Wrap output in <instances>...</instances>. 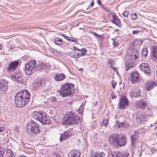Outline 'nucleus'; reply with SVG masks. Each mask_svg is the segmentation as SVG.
Segmentation results:
<instances>
[{
  "mask_svg": "<svg viewBox=\"0 0 157 157\" xmlns=\"http://www.w3.org/2000/svg\"><path fill=\"white\" fill-rule=\"evenodd\" d=\"M46 114L43 111H40V114L39 115V121H40L42 119H43L45 116Z\"/></svg>",
  "mask_w": 157,
  "mask_h": 157,
  "instance_id": "33",
  "label": "nucleus"
},
{
  "mask_svg": "<svg viewBox=\"0 0 157 157\" xmlns=\"http://www.w3.org/2000/svg\"><path fill=\"white\" fill-rule=\"evenodd\" d=\"M142 53L144 56H147L148 53V50L147 48H143L142 50Z\"/></svg>",
  "mask_w": 157,
  "mask_h": 157,
  "instance_id": "37",
  "label": "nucleus"
},
{
  "mask_svg": "<svg viewBox=\"0 0 157 157\" xmlns=\"http://www.w3.org/2000/svg\"><path fill=\"white\" fill-rule=\"evenodd\" d=\"M139 31L137 30H133L132 32V33L133 35L137 34L139 33Z\"/></svg>",
  "mask_w": 157,
  "mask_h": 157,
  "instance_id": "47",
  "label": "nucleus"
},
{
  "mask_svg": "<svg viewBox=\"0 0 157 157\" xmlns=\"http://www.w3.org/2000/svg\"><path fill=\"white\" fill-rule=\"evenodd\" d=\"M97 2L98 4H100L101 3V2L100 0H98L97 1Z\"/></svg>",
  "mask_w": 157,
  "mask_h": 157,
  "instance_id": "55",
  "label": "nucleus"
},
{
  "mask_svg": "<svg viewBox=\"0 0 157 157\" xmlns=\"http://www.w3.org/2000/svg\"><path fill=\"white\" fill-rule=\"evenodd\" d=\"M3 149L0 147V157H4V151Z\"/></svg>",
  "mask_w": 157,
  "mask_h": 157,
  "instance_id": "41",
  "label": "nucleus"
},
{
  "mask_svg": "<svg viewBox=\"0 0 157 157\" xmlns=\"http://www.w3.org/2000/svg\"><path fill=\"white\" fill-rule=\"evenodd\" d=\"M90 6H93L94 5V0H93L91 2V3L90 4Z\"/></svg>",
  "mask_w": 157,
  "mask_h": 157,
  "instance_id": "54",
  "label": "nucleus"
},
{
  "mask_svg": "<svg viewBox=\"0 0 157 157\" xmlns=\"http://www.w3.org/2000/svg\"><path fill=\"white\" fill-rule=\"evenodd\" d=\"M108 122V119H105L102 122V125H104L105 127H106L107 126Z\"/></svg>",
  "mask_w": 157,
  "mask_h": 157,
  "instance_id": "40",
  "label": "nucleus"
},
{
  "mask_svg": "<svg viewBox=\"0 0 157 157\" xmlns=\"http://www.w3.org/2000/svg\"><path fill=\"white\" fill-rule=\"evenodd\" d=\"M63 124L65 125H73L79 124L81 122L80 117L71 111L67 112L62 120Z\"/></svg>",
  "mask_w": 157,
  "mask_h": 157,
  "instance_id": "2",
  "label": "nucleus"
},
{
  "mask_svg": "<svg viewBox=\"0 0 157 157\" xmlns=\"http://www.w3.org/2000/svg\"><path fill=\"white\" fill-rule=\"evenodd\" d=\"M116 126L118 128L123 127V122H120L118 121L116 122Z\"/></svg>",
  "mask_w": 157,
  "mask_h": 157,
  "instance_id": "38",
  "label": "nucleus"
},
{
  "mask_svg": "<svg viewBox=\"0 0 157 157\" xmlns=\"http://www.w3.org/2000/svg\"><path fill=\"white\" fill-rule=\"evenodd\" d=\"M45 84L44 80L42 79H40L37 81L36 83V84L37 85L34 86V87L35 89H37L38 88L40 87V86L43 85H44Z\"/></svg>",
  "mask_w": 157,
  "mask_h": 157,
  "instance_id": "25",
  "label": "nucleus"
},
{
  "mask_svg": "<svg viewBox=\"0 0 157 157\" xmlns=\"http://www.w3.org/2000/svg\"><path fill=\"white\" fill-rule=\"evenodd\" d=\"M78 51L80 52L77 53V56H78L79 57H80L85 55L87 51L86 48H83L80 49H79V50Z\"/></svg>",
  "mask_w": 157,
  "mask_h": 157,
  "instance_id": "26",
  "label": "nucleus"
},
{
  "mask_svg": "<svg viewBox=\"0 0 157 157\" xmlns=\"http://www.w3.org/2000/svg\"><path fill=\"white\" fill-rule=\"evenodd\" d=\"M8 82L5 79H2L0 80V93H5L8 89Z\"/></svg>",
  "mask_w": 157,
  "mask_h": 157,
  "instance_id": "10",
  "label": "nucleus"
},
{
  "mask_svg": "<svg viewBox=\"0 0 157 157\" xmlns=\"http://www.w3.org/2000/svg\"><path fill=\"white\" fill-rule=\"evenodd\" d=\"M112 157H128L129 153L127 152H124L121 155L120 153L117 154L115 152H112L111 153Z\"/></svg>",
  "mask_w": 157,
  "mask_h": 157,
  "instance_id": "20",
  "label": "nucleus"
},
{
  "mask_svg": "<svg viewBox=\"0 0 157 157\" xmlns=\"http://www.w3.org/2000/svg\"><path fill=\"white\" fill-rule=\"evenodd\" d=\"M36 66V63L35 60L29 62L25 66V71L28 75H31L34 72Z\"/></svg>",
  "mask_w": 157,
  "mask_h": 157,
  "instance_id": "5",
  "label": "nucleus"
},
{
  "mask_svg": "<svg viewBox=\"0 0 157 157\" xmlns=\"http://www.w3.org/2000/svg\"><path fill=\"white\" fill-rule=\"evenodd\" d=\"M147 105L146 102L144 101H141L139 103V106L141 109H144L146 106Z\"/></svg>",
  "mask_w": 157,
  "mask_h": 157,
  "instance_id": "34",
  "label": "nucleus"
},
{
  "mask_svg": "<svg viewBox=\"0 0 157 157\" xmlns=\"http://www.w3.org/2000/svg\"><path fill=\"white\" fill-rule=\"evenodd\" d=\"M74 87L75 85L73 84L66 83L62 85L58 92L63 97L71 96L75 92Z\"/></svg>",
  "mask_w": 157,
  "mask_h": 157,
  "instance_id": "4",
  "label": "nucleus"
},
{
  "mask_svg": "<svg viewBox=\"0 0 157 157\" xmlns=\"http://www.w3.org/2000/svg\"><path fill=\"white\" fill-rule=\"evenodd\" d=\"M55 42L58 45H62L63 43L62 40L59 37H57L55 39Z\"/></svg>",
  "mask_w": 157,
  "mask_h": 157,
  "instance_id": "32",
  "label": "nucleus"
},
{
  "mask_svg": "<svg viewBox=\"0 0 157 157\" xmlns=\"http://www.w3.org/2000/svg\"><path fill=\"white\" fill-rule=\"evenodd\" d=\"M70 41L71 42H77L76 40H75L74 38H72V37H70Z\"/></svg>",
  "mask_w": 157,
  "mask_h": 157,
  "instance_id": "49",
  "label": "nucleus"
},
{
  "mask_svg": "<svg viewBox=\"0 0 157 157\" xmlns=\"http://www.w3.org/2000/svg\"><path fill=\"white\" fill-rule=\"evenodd\" d=\"M156 86L155 83L152 80L147 81L145 84V88L148 91L152 90Z\"/></svg>",
  "mask_w": 157,
  "mask_h": 157,
  "instance_id": "16",
  "label": "nucleus"
},
{
  "mask_svg": "<svg viewBox=\"0 0 157 157\" xmlns=\"http://www.w3.org/2000/svg\"><path fill=\"white\" fill-rule=\"evenodd\" d=\"M40 114V111H34L33 112L31 116L34 118L36 119L37 121H39V117Z\"/></svg>",
  "mask_w": 157,
  "mask_h": 157,
  "instance_id": "28",
  "label": "nucleus"
},
{
  "mask_svg": "<svg viewBox=\"0 0 157 157\" xmlns=\"http://www.w3.org/2000/svg\"><path fill=\"white\" fill-rule=\"evenodd\" d=\"M72 129V128H69V130L65 131L63 134H61L59 138L60 140L61 141L65 140L72 136L73 133Z\"/></svg>",
  "mask_w": 157,
  "mask_h": 157,
  "instance_id": "8",
  "label": "nucleus"
},
{
  "mask_svg": "<svg viewBox=\"0 0 157 157\" xmlns=\"http://www.w3.org/2000/svg\"><path fill=\"white\" fill-rule=\"evenodd\" d=\"M113 69H115V68L114 67V68H113Z\"/></svg>",
  "mask_w": 157,
  "mask_h": 157,
  "instance_id": "61",
  "label": "nucleus"
},
{
  "mask_svg": "<svg viewBox=\"0 0 157 157\" xmlns=\"http://www.w3.org/2000/svg\"><path fill=\"white\" fill-rule=\"evenodd\" d=\"M114 81H113V83H112V87H113V89H114L115 88V87L116 83H114Z\"/></svg>",
  "mask_w": 157,
  "mask_h": 157,
  "instance_id": "51",
  "label": "nucleus"
},
{
  "mask_svg": "<svg viewBox=\"0 0 157 157\" xmlns=\"http://www.w3.org/2000/svg\"><path fill=\"white\" fill-rule=\"evenodd\" d=\"M150 65L146 63H143L140 65V68L142 71H145L146 68H147Z\"/></svg>",
  "mask_w": 157,
  "mask_h": 157,
  "instance_id": "31",
  "label": "nucleus"
},
{
  "mask_svg": "<svg viewBox=\"0 0 157 157\" xmlns=\"http://www.w3.org/2000/svg\"><path fill=\"white\" fill-rule=\"evenodd\" d=\"M129 12L127 11H125L123 13V15L125 17H128V16Z\"/></svg>",
  "mask_w": 157,
  "mask_h": 157,
  "instance_id": "45",
  "label": "nucleus"
},
{
  "mask_svg": "<svg viewBox=\"0 0 157 157\" xmlns=\"http://www.w3.org/2000/svg\"><path fill=\"white\" fill-rule=\"evenodd\" d=\"M13 153H11L10 155V157H13Z\"/></svg>",
  "mask_w": 157,
  "mask_h": 157,
  "instance_id": "56",
  "label": "nucleus"
},
{
  "mask_svg": "<svg viewBox=\"0 0 157 157\" xmlns=\"http://www.w3.org/2000/svg\"><path fill=\"white\" fill-rule=\"evenodd\" d=\"M62 36H63L64 38H65L67 40V38H68V36H66L64 34H63L62 35Z\"/></svg>",
  "mask_w": 157,
  "mask_h": 157,
  "instance_id": "53",
  "label": "nucleus"
},
{
  "mask_svg": "<svg viewBox=\"0 0 157 157\" xmlns=\"http://www.w3.org/2000/svg\"><path fill=\"white\" fill-rule=\"evenodd\" d=\"M92 34L97 39H99L101 38V36L98 35L94 32H92Z\"/></svg>",
  "mask_w": 157,
  "mask_h": 157,
  "instance_id": "44",
  "label": "nucleus"
},
{
  "mask_svg": "<svg viewBox=\"0 0 157 157\" xmlns=\"http://www.w3.org/2000/svg\"><path fill=\"white\" fill-rule=\"evenodd\" d=\"M2 131V130H0V132Z\"/></svg>",
  "mask_w": 157,
  "mask_h": 157,
  "instance_id": "60",
  "label": "nucleus"
},
{
  "mask_svg": "<svg viewBox=\"0 0 157 157\" xmlns=\"http://www.w3.org/2000/svg\"><path fill=\"white\" fill-rule=\"evenodd\" d=\"M147 117L145 114H143L136 118V120L138 121H140L141 124H144L146 122Z\"/></svg>",
  "mask_w": 157,
  "mask_h": 157,
  "instance_id": "24",
  "label": "nucleus"
},
{
  "mask_svg": "<svg viewBox=\"0 0 157 157\" xmlns=\"http://www.w3.org/2000/svg\"><path fill=\"white\" fill-rule=\"evenodd\" d=\"M30 95L27 90H21L17 93L14 97V101L18 107H24L29 101Z\"/></svg>",
  "mask_w": 157,
  "mask_h": 157,
  "instance_id": "1",
  "label": "nucleus"
},
{
  "mask_svg": "<svg viewBox=\"0 0 157 157\" xmlns=\"http://www.w3.org/2000/svg\"><path fill=\"white\" fill-rule=\"evenodd\" d=\"M131 18L134 20L136 19L137 18V16L136 13H134L131 15Z\"/></svg>",
  "mask_w": 157,
  "mask_h": 157,
  "instance_id": "43",
  "label": "nucleus"
},
{
  "mask_svg": "<svg viewBox=\"0 0 157 157\" xmlns=\"http://www.w3.org/2000/svg\"><path fill=\"white\" fill-rule=\"evenodd\" d=\"M139 75V73L136 71H135L131 74L130 81L132 83H138L140 82V79Z\"/></svg>",
  "mask_w": 157,
  "mask_h": 157,
  "instance_id": "11",
  "label": "nucleus"
},
{
  "mask_svg": "<svg viewBox=\"0 0 157 157\" xmlns=\"http://www.w3.org/2000/svg\"><path fill=\"white\" fill-rule=\"evenodd\" d=\"M119 103V109H125L129 105V100L124 95H123L121 97Z\"/></svg>",
  "mask_w": 157,
  "mask_h": 157,
  "instance_id": "7",
  "label": "nucleus"
},
{
  "mask_svg": "<svg viewBox=\"0 0 157 157\" xmlns=\"http://www.w3.org/2000/svg\"><path fill=\"white\" fill-rule=\"evenodd\" d=\"M46 68V65L44 63H41L38 65L37 67V70L39 71H41L44 70Z\"/></svg>",
  "mask_w": 157,
  "mask_h": 157,
  "instance_id": "27",
  "label": "nucleus"
},
{
  "mask_svg": "<svg viewBox=\"0 0 157 157\" xmlns=\"http://www.w3.org/2000/svg\"><path fill=\"white\" fill-rule=\"evenodd\" d=\"M82 109L79 108L77 110V112L79 113H82Z\"/></svg>",
  "mask_w": 157,
  "mask_h": 157,
  "instance_id": "50",
  "label": "nucleus"
},
{
  "mask_svg": "<svg viewBox=\"0 0 157 157\" xmlns=\"http://www.w3.org/2000/svg\"><path fill=\"white\" fill-rule=\"evenodd\" d=\"M139 132L137 130L134 131V133L132 134L131 136V146L135 147L137 143L138 138Z\"/></svg>",
  "mask_w": 157,
  "mask_h": 157,
  "instance_id": "9",
  "label": "nucleus"
},
{
  "mask_svg": "<svg viewBox=\"0 0 157 157\" xmlns=\"http://www.w3.org/2000/svg\"><path fill=\"white\" fill-rule=\"evenodd\" d=\"M109 140L110 144L115 147H117L119 146L121 147L124 146L126 143V138L124 136L116 134L110 136L109 137Z\"/></svg>",
  "mask_w": 157,
  "mask_h": 157,
  "instance_id": "3",
  "label": "nucleus"
},
{
  "mask_svg": "<svg viewBox=\"0 0 157 157\" xmlns=\"http://www.w3.org/2000/svg\"><path fill=\"white\" fill-rule=\"evenodd\" d=\"M135 61L131 59H129L125 63V69L126 71H128L131 68H132L136 65Z\"/></svg>",
  "mask_w": 157,
  "mask_h": 157,
  "instance_id": "13",
  "label": "nucleus"
},
{
  "mask_svg": "<svg viewBox=\"0 0 157 157\" xmlns=\"http://www.w3.org/2000/svg\"><path fill=\"white\" fill-rule=\"evenodd\" d=\"M113 46L115 47H117L118 45V43L117 42H116L114 40L113 41Z\"/></svg>",
  "mask_w": 157,
  "mask_h": 157,
  "instance_id": "48",
  "label": "nucleus"
},
{
  "mask_svg": "<svg viewBox=\"0 0 157 157\" xmlns=\"http://www.w3.org/2000/svg\"><path fill=\"white\" fill-rule=\"evenodd\" d=\"M151 58L154 61L157 60V46H153L151 49Z\"/></svg>",
  "mask_w": 157,
  "mask_h": 157,
  "instance_id": "17",
  "label": "nucleus"
},
{
  "mask_svg": "<svg viewBox=\"0 0 157 157\" xmlns=\"http://www.w3.org/2000/svg\"><path fill=\"white\" fill-rule=\"evenodd\" d=\"M18 64L19 62L17 61L11 63L7 68L8 72H11L12 71H15L14 70L17 67Z\"/></svg>",
  "mask_w": 157,
  "mask_h": 157,
  "instance_id": "14",
  "label": "nucleus"
},
{
  "mask_svg": "<svg viewBox=\"0 0 157 157\" xmlns=\"http://www.w3.org/2000/svg\"><path fill=\"white\" fill-rule=\"evenodd\" d=\"M69 55L71 57L77 58L79 57L77 56V54L76 55V52L75 51L71 52L69 53Z\"/></svg>",
  "mask_w": 157,
  "mask_h": 157,
  "instance_id": "36",
  "label": "nucleus"
},
{
  "mask_svg": "<svg viewBox=\"0 0 157 157\" xmlns=\"http://www.w3.org/2000/svg\"><path fill=\"white\" fill-rule=\"evenodd\" d=\"M15 81L17 82L21 83L23 81V77L21 75L19 78H17Z\"/></svg>",
  "mask_w": 157,
  "mask_h": 157,
  "instance_id": "39",
  "label": "nucleus"
},
{
  "mask_svg": "<svg viewBox=\"0 0 157 157\" xmlns=\"http://www.w3.org/2000/svg\"><path fill=\"white\" fill-rule=\"evenodd\" d=\"M70 153L71 155H68L69 157H80V153L77 150H72Z\"/></svg>",
  "mask_w": 157,
  "mask_h": 157,
  "instance_id": "22",
  "label": "nucleus"
},
{
  "mask_svg": "<svg viewBox=\"0 0 157 157\" xmlns=\"http://www.w3.org/2000/svg\"><path fill=\"white\" fill-rule=\"evenodd\" d=\"M130 55V59L135 61L140 56L139 54L137 49H134V50L129 52Z\"/></svg>",
  "mask_w": 157,
  "mask_h": 157,
  "instance_id": "12",
  "label": "nucleus"
},
{
  "mask_svg": "<svg viewBox=\"0 0 157 157\" xmlns=\"http://www.w3.org/2000/svg\"><path fill=\"white\" fill-rule=\"evenodd\" d=\"M102 9H103L104 10H105L107 11V12H109V10L108 9V8H107L105 6H102Z\"/></svg>",
  "mask_w": 157,
  "mask_h": 157,
  "instance_id": "46",
  "label": "nucleus"
},
{
  "mask_svg": "<svg viewBox=\"0 0 157 157\" xmlns=\"http://www.w3.org/2000/svg\"><path fill=\"white\" fill-rule=\"evenodd\" d=\"M70 37H68V38H67V40H69V41H70Z\"/></svg>",
  "mask_w": 157,
  "mask_h": 157,
  "instance_id": "57",
  "label": "nucleus"
},
{
  "mask_svg": "<svg viewBox=\"0 0 157 157\" xmlns=\"http://www.w3.org/2000/svg\"><path fill=\"white\" fill-rule=\"evenodd\" d=\"M147 75L149 76L151 74V68L150 66L148 67L147 68L145 69V71H142Z\"/></svg>",
  "mask_w": 157,
  "mask_h": 157,
  "instance_id": "35",
  "label": "nucleus"
},
{
  "mask_svg": "<svg viewBox=\"0 0 157 157\" xmlns=\"http://www.w3.org/2000/svg\"><path fill=\"white\" fill-rule=\"evenodd\" d=\"M129 95L132 97H138L140 95V90L138 88L134 89L131 90Z\"/></svg>",
  "mask_w": 157,
  "mask_h": 157,
  "instance_id": "18",
  "label": "nucleus"
},
{
  "mask_svg": "<svg viewBox=\"0 0 157 157\" xmlns=\"http://www.w3.org/2000/svg\"><path fill=\"white\" fill-rule=\"evenodd\" d=\"M129 126V124L126 121H123V128H128Z\"/></svg>",
  "mask_w": 157,
  "mask_h": 157,
  "instance_id": "42",
  "label": "nucleus"
},
{
  "mask_svg": "<svg viewBox=\"0 0 157 157\" xmlns=\"http://www.w3.org/2000/svg\"><path fill=\"white\" fill-rule=\"evenodd\" d=\"M27 129L30 130L31 133L33 135L39 134L40 131L38 124L33 121H31L27 124Z\"/></svg>",
  "mask_w": 157,
  "mask_h": 157,
  "instance_id": "6",
  "label": "nucleus"
},
{
  "mask_svg": "<svg viewBox=\"0 0 157 157\" xmlns=\"http://www.w3.org/2000/svg\"><path fill=\"white\" fill-rule=\"evenodd\" d=\"M55 77V79L56 80V81H59L63 80V79H65L66 77V75L64 74H59L57 73L55 75H54Z\"/></svg>",
  "mask_w": 157,
  "mask_h": 157,
  "instance_id": "21",
  "label": "nucleus"
},
{
  "mask_svg": "<svg viewBox=\"0 0 157 157\" xmlns=\"http://www.w3.org/2000/svg\"><path fill=\"white\" fill-rule=\"evenodd\" d=\"M136 46L135 45V42L134 40L132 41L129 45L128 50L129 51L133 50H134V49H136Z\"/></svg>",
  "mask_w": 157,
  "mask_h": 157,
  "instance_id": "30",
  "label": "nucleus"
},
{
  "mask_svg": "<svg viewBox=\"0 0 157 157\" xmlns=\"http://www.w3.org/2000/svg\"><path fill=\"white\" fill-rule=\"evenodd\" d=\"M93 157H105V154L102 151L95 152Z\"/></svg>",
  "mask_w": 157,
  "mask_h": 157,
  "instance_id": "29",
  "label": "nucleus"
},
{
  "mask_svg": "<svg viewBox=\"0 0 157 157\" xmlns=\"http://www.w3.org/2000/svg\"><path fill=\"white\" fill-rule=\"evenodd\" d=\"M156 134L157 135V133H156Z\"/></svg>",
  "mask_w": 157,
  "mask_h": 157,
  "instance_id": "62",
  "label": "nucleus"
},
{
  "mask_svg": "<svg viewBox=\"0 0 157 157\" xmlns=\"http://www.w3.org/2000/svg\"><path fill=\"white\" fill-rule=\"evenodd\" d=\"M13 47H11L10 48V49H9V50H10V49H13Z\"/></svg>",
  "mask_w": 157,
  "mask_h": 157,
  "instance_id": "59",
  "label": "nucleus"
},
{
  "mask_svg": "<svg viewBox=\"0 0 157 157\" xmlns=\"http://www.w3.org/2000/svg\"><path fill=\"white\" fill-rule=\"evenodd\" d=\"M116 98V96H113L112 95V99L115 98Z\"/></svg>",
  "mask_w": 157,
  "mask_h": 157,
  "instance_id": "58",
  "label": "nucleus"
},
{
  "mask_svg": "<svg viewBox=\"0 0 157 157\" xmlns=\"http://www.w3.org/2000/svg\"><path fill=\"white\" fill-rule=\"evenodd\" d=\"M112 22L119 27H121L122 25L121 23L120 20L118 18L116 14L113 13L112 14Z\"/></svg>",
  "mask_w": 157,
  "mask_h": 157,
  "instance_id": "15",
  "label": "nucleus"
},
{
  "mask_svg": "<svg viewBox=\"0 0 157 157\" xmlns=\"http://www.w3.org/2000/svg\"><path fill=\"white\" fill-rule=\"evenodd\" d=\"M10 74L12 79L15 80L21 75L20 73H18L17 71H12L10 72Z\"/></svg>",
  "mask_w": 157,
  "mask_h": 157,
  "instance_id": "23",
  "label": "nucleus"
},
{
  "mask_svg": "<svg viewBox=\"0 0 157 157\" xmlns=\"http://www.w3.org/2000/svg\"><path fill=\"white\" fill-rule=\"evenodd\" d=\"M42 120L40 121L42 124H49L51 123V120L49 117L46 114L45 116L42 119Z\"/></svg>",
  "mask_w": 157,
  "mask_h": 157,
  "instance_id": "19",
  "label": "nucleus"
},
{
  "mask_svg": "<svg viewBox=\"0 0 157 157\" xmlns=\"http://www.w3.org/2000/svg\"><path fill=\"white\" fill-rule=\"evenodd\" d=\"M73 49L74 50H77V51H79V49L77 47L75 46L73 47Z\"/></svg>",
  "mask_w": 157,
  "mask_h": 157,
  "instance_id": "52",
  "label": "nucleus"
}]
</instances>
